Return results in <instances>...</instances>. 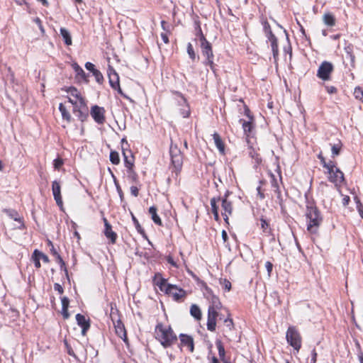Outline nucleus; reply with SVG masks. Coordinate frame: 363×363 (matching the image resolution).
Segmentation results:
<instances>
[{"instance_id": "obj_1", "label": "nucleus", "mask_w": 363, "mask_h": 363, "mask_svg": "<svg viewBox=\"0 0 363 363\" xmlns=\"http://www.w3.org/2000/svg\"><path fill=\"white\" fill-rule=\"evenodd\" d=\"M306 217L307 220V230L311 234L318 233L323 222L320 211L313 204L307 205Z\"/></svg>"}, {"instance_id": "obj_2", "label": "nucleus", "mask_w": 363, "mask_h": 363, "mask_svg": "<svg viewBox=\"0 0 363 363\" xmlns=\"http://www.w3.org/2000/svg\"><path fill=\"white\" fill-rule=\"evenodd\" d=\"M155 338L165 348L171 347L177 341V335L170 326L165 327L162 323H159L155 328Z\"/></svg>"}, {"instance_id": "obj_3", "label": "nucleus", "mask_w": 363, "mask_h": 363, "mask_svg": "<svg viewBox=\"0 0 363 363\" xmlns=\"http://www.w3.org/2000/svg\"><path fill=\"white\" fill-rule=\"evenodd\" d=\"M196 35L200 42L202 55L206 57V60L203 63L204 65L209 66L211 69L215 72V64L213 62L214 55L213 53L212 46L203 35L199 26H198Z\"/></svg>"}, {"instance_id": "obj_4", "label": "nucleus", "mask_w": 363, "mask_h": 363, "mask_svg": "<svg viewBox=\"0 0 363 363\" xmlns=\"http://www.w3.org/2000/svg\"><path fill=\"white\" fill-rule=\"evenodd\" d=\"M172 171L177 174L180 172L183 164V155L176 145L172 144L169 149Z\"/></svg>"}, {"instance_id": "obj_5", "label": "nucleus", "mask_w": 363, "mask_h": 363, "mask_svg": "<svg viewBox=\"0 0 363 363\" xmlns=\"http://www.w3.org/2000/svg\"><path fill=\"white\" fill-rule=\"evenodd\" d=\"M288 343L298 351L301 347V337L297 330L294 327H289L286 335Z\"/></svg>"}, {"instance_id": "obj_6", "label": "nucleus", "mask_w": 363, "mask_h": 363, "mask_svg": "<svg viewBox=\"0 0 363 363\" xmlns=\"http://www.w3.org/2000/svg\"><path fill=\"white\" fill-rule=\"evenodd\" d=\"M327 173L329 175L328 180L336 186L344 181L343 172L335 165V163L331 165L330 170H327Z\"/></svg>"}, {"instance_id": "obj_7", "label": "nucleus", "mask_w": 363, "mask_h": 363, "mask_svg": "<svg viewBox=\"0 0 363 363\" xmlns=\"http://www.w3.org/2000/svg\"><path fill=\"white\" fill-rule=\"evenodd\" d=\"M333 70V64L328 61H324L318 67L317 76L323 81L329 80L330 78V74L332 73Z\"/></svg>"}, {"instance_id": "obj_8", "label": "nucleus", "mask_w": 363, "mask_h": 363, "mask_svg": "<svg viewBox=\"0 0 363 363\" xmlns=\"http://www.w3.org/2000/svg\"><path fill=\"white\" fill-rule=\"evenodd\" d=\"M105 110L103 107L95 105L91 107V115L96 123L103 124L105 121L104 117Z\"/></svg>"}, {"instance_id": "obj_9", "label": "nucleus", "mask_w": 363, "mask_h": 363, "mask_svg": "<svg viewBox=\"0 0 363 363\" xmlns=\"http://www.w3.org/2000/svg\"><path fill=\"white\" fill-rule=\"evenodd\" d=\"M217 315L218 313L216 310L214 309L213 307H208L207 329L211 332L216 330Z\"/></svg>"}, {"instance_id": "obj_10", "label": "nucleus", "mask_w": 363, "mask_h": 363, "mask_svg": "<svg viewBox=\"0 0 363 363\" xmlns=\"http://www.w3.org/2000/svg\"><path fill=\"white\" fill-rule=\"evenodd\" d=\"M52 191L57 205L62 208L63 206V202L61 196V186L57 181L52 182Z\"/></svg>"}, {"instance_id": "obj_11", "label": "nucleus", "mask_w": 363, "mask_h": 363, "mask_svg": "<svg viewBox=\"0 0 363 363\" xmlns=\"http://www.w3.org/2000/svg\"><path fill=\"white\" fill-rule=\"evenodd\" d=\"M220 200L222 201L221 206L223 209L221 214L224 220L228 223V218L233 212V205L231 201H228L226 198H222Z\"/></svg>"}, {"instance_id": "obj_12", "label": "nucleus", "mask_w": 363, "mask_h": 363, "mask_svg": "<svg viewBox=\"0 0 363 363\" xmlns=\"http://www.w3.org/2000/svg\"><path fill=\"white\" fill-rule=\"evenodd\" d=\"M165 293L172 296L175 301H179L185 296V291L183 289L173 284L167 286Z\"/></svg>"}, {"instance_id": "obj_13", "label": "nucleus", "mask_w": 363, "mask_h": 363, "mask_svg": "<svg viewBox=\"0 0 363 363\" xmlns=\"http://www.w3.org/2000/svg\"><path fill=\"white\" fill-rule=\"evenodd\" d=\"M74 115L82 122L86 119L88 116V108L85 104L84 99H80L79 110Z\"/></svg>"}, {"instance_id": "obj_14", "label": "nucleus", "mask_w": 363, "mask_h": 363, "mask_svg": "<svg viewBox=\"0 0 363 363\" xmlns=\"http://www.w3.org/2000/svg\"><path fill=\"white\" fill-rule=\"evenodd\" d=\"M114 328L116 335L121 337L125 344H128L126 330L124 324L121 320H117L116 323H114Z\"/></svg>"}, {"instance_id": "obj_15", "label": "nucleus", "mask_w": 363, "mask_h": 363, "mask_svg": "<svg viewBox=\"0 0 363 363\" xmlns=\"http://www.w3.org/2000/svg\"><path fill=\"white\" fill-rule=\"evenodd\" d=\"M107 74L111 87L113 88L114 86H118V84H120L119 76L116 70L112 67L109 66L107 70Z\"/></svg>"}, {"instance_id": "obj_16", "label": "nucleus", "mask_w": 363, "mask_h": 363, "mask_svg": "<svg viewBox=\"0 0 363 363\" xmlns=\"http://www.w3.org/2000/svg\"><path fill=\"white\" fill-rule=\"evenodd\" d=\"M122 153L124 157V164L126 169L133 167L134 157L131 150L125 147H123Z\"/></svg>"}, {"instance_id": "obj_17", "label": "nucleus", "mask_w": 363, "mask_h": 363, "mask_svg": "<svg viewBox=\"0 0 363 363\" xmlns=\"http://www.w3.org/2000/svg\"><path fill=\"white\" fill-rule=\"evenodd\" d=\"M76 320L77 325L82 328V334L84 335L90 328L89 320L84 315L78 313L76 315Z\"/></svg>"}, {"instance_id": "obj_18", "label": "nucleus", "mask_w": 363, "mask_h": 363, "mask_svg": "<svg viewBox=\"0 0 363 363\" xmlns=\"http://www.w3.org/2000/svg\"><path fill=\"white\" fill-rule=\"evenodd\" d=\"M103 220H104V226H105V230H104L105 236L111 240V243L113 244L116 242V240L117 238V235L115 232H113L112 230L111 225L108 222L107 219L106 218H104Z\"/></svg>"}, {"instance_id": "obj_19", "label": "nucleus", "mask_w": 363, "mask_h": 363, "mask_svg": "<svg viewBox=\"0 0 363 363\" xmlns=\"http://www.w3.org/2000/svg\"><path fill=\"white\" fill-rule=\"evenodd\" d=\"M179 339L182 346L187 347L191 352L194 351V340L191 336L185 334H180Z\"/></svg>"}, {"instance_id": "obj_20", "label": "nucleus", "mask_w": 363, "mask_h": 363, "mask_svg": "<svg viewBox=\"0 0 363 363\" xmlns=\"http://www.w3.org/2000/svg\"><path fill=\"white\" fill-rule=\"evenodd\" d=\"M73 69L76 73V77L77 78L82 79L85 83L89 82V74H86L83 69L76 62L73 63L72 65Z\"/></svg>"}, {"instance_id": "obj_21", "label": "nucleus", "mask_w": 363, "mask_h": 363, "mask_svg": "<svg viewBox=\"0 0 363 363\" xmlns=\"http://www.w3.org/2000/svg\"><path fill=\"white\" fill-rule=\"evenodd\" d=\"M213 138L214 143H215L216 147L218 149V150L220 152L223 153L225 147H224V144L221 140L220 136L217 133H214L213 134Z\"/></svg>"}, {"instance_id": "obj_22", "label": "nucleus", "mask_w": 363, "mask_h": 363, "mask_svg": "<svg viewBox=\"0 0 363 363\" xmlns=\"http://www.w3.org/2000/svg\"><path fill=\"white\" fill-rule=\"evenodd\" d=\"M60 32L63 38L65 43L67 45H71L72 43V37H71V35H70L69 32L68 31V30H67L65 28H61L60 30Z\"/></svg>"}, {"instance_id": "obj_23", "label": "nucleus", "mask_w": 363, "mask_h": 363, "mask_svg": "<svg viewBox=\"0 0 363 363\" xmlns=\"http://www.w3.org/2000/svg\"><path fill=\"white\" fill-rule=\"evenodd\" d=\"M160 278V279L157 281V285L159 286L161 291H166V289L167 288L168 285H171L170 284H168L167 282V280L161 277L160 274H156L155 279Z\"/></svg>"}, {"instance_id": "obj_24", "label": "nucleus", "mask_w": 363, "mask_h": 363, "mask_svg": "<svg viewBox=\"0 0 363 363\" xmlns=\"http://www.w3.org/2000/svg\"><path fill=\"white\" fill-rule=\"evenodd\" d=\"M149 213L151 215L152 219L154 223L158 225H162V220L159 216L157 214V208L155 206H151L149 208Z\"/></svg>"}, {"instance_id": "obj_25", "label": "nucleus", "mask_w": 363, "mask_h": 363, "mask_svg": "<svg viewBox=\"0 0 363 363\" xmlns=\"http://www.w3.org/2000/svg\"><path fill=\"white\" fill-rule=\"evenodd\" d=\"M323 22L328 26H333L335 24V18L334 16L330 13H327L323 15Z\"/></svg>"}, {"instance_id": "obj_26", "label": "nucleus", "mask_w": 363, "mask_h": 363, "mask_svg": "<svg viewBox=\"0 0 363 363\" xmlns=\"http://www.w3.org/2000/svg\"><path fill=\"white\" fill-rule=\"evenodd\" d=\"M128 179L133 183H138V174L134 171L133 167L127 168Z\"/></svg>"}, {"instance_id": "obj_27", "label": "nucleus", "mask_w": 363, "mask_h": 363, "mask_svg": "<svg viewBox=\"0 0 363 363\" xmlns=\"http://www.w3.org/2000/svg\"><path fill=\"white\" fill-rule=\"evenodd\" d=\"M260 225L264 233H265L267 235H271L272 229L269 227V224L268 221L263 217L260 218Z\"/></svg>"}, {"instance_id": "obj_28", "label": "nucleus", "mask_w": 363, "mask_h": 363, "mask_svg": "<svg viewBox=\"0 0 363 363\" xmlns=\"http://www.w3.org/2000/svg\"><path fill=\"white\" fill-rule=\"evenodd\" d=\"M190 313L196 320H200L201 318V310L196 304L191 305L190 308Z\"/></svg>"}, {"instance_id": "obj_29", "label": "nucleus", "mask_w": 363, "mask_h": 363, "mask_svg": "<svg viewBox=\"0 0 363 363\" xmlns=\"http://www.w3.org/2000/svg\"><path fill=\"white\" fill-rule=\"evenodd\" d=\"M182 100L183 102V107L180 109V113L183 116V118H188L190 115L189 106L184 97L182 98Z\"/></svg>"}, {"instance_id": "obj_30", "label": "nucleus", "mask_w": 363, "mask_h": 363, "mask_svg": "<svg viewBox=\"0 0 363 363\" xmlns=\"http://www.w3.org/2000/svg\"><path fill=\"white\" fill-rule=\"evenodd\" d=\"M59 111L62 114V117L64 120H66L67 122H70L72 117L66 109L65 106L61 103L59 105Z\"/></svg>"}, {"instance_id": "obj_31", "label": "nucleus", "mask_w": 363, "mask_h": 363, "mask_svg": "<svg viewBox=\"0 0 363 363\" xmlns=\"http://www.w3.org/2000/svg\"><path fill=\"white\" fill-rule=\"evenodd\" d=\"M216 345L217 347L218 351V355L221 360L224 361L225 355V351L224 346L220 340H217L216 341Z\"/></svg>"}, {"instance_id": "obj_32", "label": "nucleus", "mask_w": 363, "mask_h": 363, "mask_svg": "<svg viewBox=\"0 0 363 363\" xmlns=\"http://www.w3.org/2000/svg\"><path fill=\"white\" fill-rule=\"evenodd\" d=\"M67 91L70 94V96L76 99H78L80 101V99H84L81 96L80 92L77 90V88L74 86H70L67 89Z\"/></svg>"}, {"instance_id": "obj_33", "label": "nucleus", "mask_w": 363, "mask_h": 363, "mask_svg": "<svg viewBox=\"0 0 363 363\" xmlns=\"http://www.w3.org/2000/svg\"><path fill=\"white\" fill-rule=\"evenodd\" d=\"M347 57L349 58L352 63L354 62V55H353V45L352 44L347 45L344 48Z\"/></svg>"}, {"instance_id": "obj_34", "label": "nucleus", "mask_w": 363, "mask_h": 363, "mask_svg": "<svg viewBox=\"0 0 363 363\" xmlns=\"http://www.w3.org/2000/svg\"><path fill=\"white\" fill-rule=\"evenodd\" d=\"M239 122L242 124L243 130L245 134L250 133L252 128V123L251 121H245L243 119H240Z\"/></svg>"}, {"instance_id": "obj_35", "label": "nucleus", "mask_w": 363, "mask_h": 363, "mask_svg": "<svg viewBox=\"0 0 363 363\" xmlns=\"http://www.w3.org/2000/svg\"><path fill=\"white\" fill-rule=\"evenodd\" d=\"M318 158L320 160L321 164L324 168H325L327 170H330L331 168V165L334 163L332 161H330L329 162H327L325 161V157L323 156L322 153H319L318 155Z\"/></svg>"}, {"instance_id": "obj_36", "label": "nucleus", "mask_w": 363, "mask_h": 363, "mask_svg": "<svg viewBox=\"0 0 363 363\" xmlns=\"http://www.w3.org/2000/svg\"><path fill=\"white\" fill-rule=\"evenodd\" d=\"M9 216L14 220L18 221L21 223V226H19L20 229H23L25 228L22 218L18 216L16 211H13L12 212H11Z\"/></svg>"}, {"instance_id": "obj_37", "label": "nucleus", "mask_w": 363, "mask_h": 363, "mask_svg": "<svg viewBox=\"0 0 363 363\" xmlns=\"http://www.w3.org/2000/svg\"><path fill=\"white\" fill-rule=\"evenodd\" d=\"M32 259L33 260L35 267L37 269L40 268L41 267L40 262V257L39 255V251L38 250H34L33 254L32 255Z\"/></svg>"}, {"instance_id": "obj_38", "label": "nucleus", "mask_w": 363, "mask_h": 363, "mask_svg": "<svg viewBox=\"0 0 363 363\" xmlns=\"http://www.w3.org/2000/svg\"><path fill=\"white\" fill-rule=\"evenodd\" d=\"M109 158H110V161L113 164L116 165L120 163L119 154L116 151H111Z\"/></svg>"}, {"instance_id": "obj_39", "label": "nucleus", "mask_w": 363, "mask_h": 363, "mask_svg": "<svg viewBox=\"0 0 363 363\" xmlns=\"http://www.w3.org/2000/svg\"><path fill=\"white\" fill-rule=\"evenodd\" d=\"M55 258H56L57 262L60 264V269L63 270L65 272L66 276L68 277L67 269L66 268L65 263L64 260L62 259V258L61 257V256L60 255V254L56 255Z\"/></svg>"}, {"instance_id": "obj_40", "label": "nucleus", "mask_w": 363, "mask_h": 363, "mask_svg": "<svg viewBox=\"0 0 363 363\" xmlns=\"http://www.w3.org/2000/svg\"><path fill=\"white\" fill-rule=\"evenodd\" d=\"M220 200V198L218 197H213L210 201V204L211 206V211L212 213L213 212H218V206H217V202Z\"/></svg>"}, {"instance_id": "obj_41", "label": "nucleus", "mask_w": 363, "mask_h": 363, "mask_svg": "<svg viewBox=\"0 0 363 363\" xmlns=\"http://www.w3.org/2000/svg\"><path fill=\"white\" fill-rule=\"evenodd\" d=\"M354 95L357 99L363 101V89L360 87H356L354 89Z\"/></svg>"}, {"instance_id": "obj_42", "label": "nucleus", "mask_w": 363, "mask_h": 363, "mask_svg": "<svg viewBox=\"0 0 363 363\" xmlns=\"http://www.w3.org/2000/svg\"><path fill=\"white\" fill-rule=\"evenodd\" d=\"M187 53L192 60L196 59V53L191 43L187 44Z\"/></svg>"}, {"instance_id": "obj_43", "label": "nucleus", "mask_w": 363, "mask_h": 363, "mask_svg": "<svg viewBox=\"0 0 363 363\" xmlns=\"http://www.w3.org/2000/svg\"><path fill=\"white\" fill-rule=\"evenodd\" d=\"M92 74L95 77L96 81L99 84H102L103 83V82H104V77H103L101 72L99 70L96 69V71L94 72V73Z\"/></svg>"}, {"instance_id": "obj_44", "label": "nucleus", "mask_w": 363, "mask_h": 363, "mask_svg": "<svg viewBox=\"0 0 363 363\" xmlns=\"http://www.w3.org/2000/svg\"><path fill=\"white\" fill-rule=\"evenodd\" d=\"M270 177H271L272 187L273 188L274 191H278V189H279V186L278 184L277 179H276L275 176L272 173H270Z\"/></svg>"}, {"instance_id": "obj_45", "label": "nucleus", "mask_w": 363, "mask_h": 363, "mask_svg": "<svg viewBox=\"0 0 363 363\" xmlns=\"http://www.w3.org/2000/svg\"><path fill=\"white\" fill-rule=\"evenodd\" d=\"M341 145L338 144H335L332 146V156L334 157L338 155L340 152Z\"/></svg>"}, {"instance_id": "obj_46", "label": "nucleus", "mask_w": 363, "mask_h": 363, "mask_svg": "<svg viewBox=\"0 0 363 363\" xmlns=\"http://www.w3.org/2000/svg\"><path fill=\"white\" fill-rule=\"evenodd\" d=\"M220 305L221 303L219 301V298L216 296H213L211 305L209 307H213V308L216 310V308H218Z\"/></svg>"}, {"instance_id": "obj_47", "label": "nucleus", "mask_w": 363, "mask_h": 363, "mask_svg": "<svg viewBox=\"0 0 363 363\" xmlns=\"http://www.w3.org/2000/svg\"><path fill=\"white\" fill-rule=\"evenodd\" d=\"M133 223L135 224V228L137 229L138 232L140 233V234H143L145 233L144 230L143 229V228L140 225L138 220L133 216Z\"/></svg>"}, {"instance_id": "obj_48", "label": "nucleus", "mask_w": 363, "mask_h": 363, "mask_svg": "<svg viewBox=\"0 0 363 363\" xmlns=\"http://www.w3.org/2000/svg\"><path fill=\"white\" fill-rule=\"evenodd\" d=\"M274 191L276 194L277 199L278 201V203L280 205L281 208H282L284 199H283L281 191H280L279 189H278V191Z\"/></svg>"}, {"instance_id": "obj_49", "label": "nucleus", "mask_w": 363, "mask_h": 363, "mask_svg": "<svg viewBox=\"0 0 363 363\" xmlns=\"http://www.w3.org/2000/svg\"><path fill=\"white\" fill-rule=\"evenodd\" d=\"M220 284L227 290V291H230V289H231V283L224 279H220Z\"/></svg>"}, {"instance_id": "obj_50", "label": "nucleus", "mask_w": 363, "mask_h": 363, "mask_svg": "<svg viewBox=\"0 0 363 363\" xmlns=\"http://www.w3.org/2000/svg\"><path fill=\"white\" fill-rule=\"evenodd\" d=\"M61 302H62V308L68 309L69 304V298L65 296V297L62 298Z\"/></svg>"}, {"instance_id": "obj_51", "label": "nucleus", "mask_w": 363, "mask_h": 363, "mask_svg": "<svg viewBox=\"0 0 363 363\" xmlns=\"http://www.w3.org/2000/svg\"><path fill=\"white\" fill-rule=\"evenodd\" d=\"M85 68L87 70L90 71L92 74L94 73V71L96 70V69L95 68V65L93 63L90 62H86Z\"/></svg>"}, {"instance_id": "obj_52", "label": "nucleus", "mask_w": 363, "mask_h": 363, "mask_svg": "<svg viewBox=\"0 0 363 363\" xmlns=\"http://www.w3.org/2000/svg\"><path fill=\"white\" fill-rule=\"evenodd\" d=\"M33 21L38 25V26L39 27V29L40 30V31L44 33H45V30H44V28L42 25V22L40 21V19L38 18V17H36L35 18H34Z\"/></svg>"}, {"instance_id": "obj_53", "label": "nucleus", "mask_w": 363, "mask_h": 363, "mask_svg": "<svg viewBox=\"0 0 363 363\" xmlns=\"http://www.w3.org/2000/svg\"><path fill=\"white\" fill-rule=\"evenodd\" d=\"M130 190L133 196H134L135 197H137L138 196L139 189L136 186H131Z\"/></svg>"}, {"instance_id": "obj_54", "label": "nucleus", "mask_w": 363, "mask_h": 363, "mask_svg": "<svg viewBox=\"0 0 363 363\" xmlns=\"http://www.w3.org/2000/svg\"><path fill=\"white\" fill-rule=\"evenodd\" d=\"M112 177H113V178L114 179V182H115V184H116V186L117 191H118L120 197L122 198L123 194V191L121 190V188L119 186V184L117 183L116 179L115 176L113 174H112Z\"/></svg>"}, {"instance_id": "obj_55", "label": "nucleus", "mask_w": 363, "mask_h": 363, "mask_svg": "<svg viewBox=\"0 0 363 363\" xmlns=\"http://www.w3.org/2000/svg\"><path fill=\"white\" fill-rule=\"evenodd\" d=\"M112 89H114V90H116L118 91V93L120 95H121L123 97H124L125 99H130V98L123 92V91H122V89H121V88L120 86V84H118V86H114Z\"/></svg>"}, {"instance_id": "obj_56", "label": "nucleus", "mask_w": 363, "mask_h": 363, "mask_svg": "<svg viewBox=\"0 0 363 363\" xmlns=\"http://www.w3.org/2000/svg\"><path fill=\"white\" fill-rule=\"evenodd\" d=\"M62 164L63 161L62 159L57 158L54 160V167L55 169H60Z\"/></svg>"}, {"instance_id": "obj_57", "label": "nucleus", "mask_w": 363, "mask_h": 363, "mask_svg": "<svg viewBox=\"0 0 363 363\" xmlns=\"http://www.w3.org/2000/svg\"><path fill=\"white\" fill-rule=\"evenodd\" d=\"M54 289L55 291H58V293L60 294H63V292H64L62 286L58 283H55L54 284Z\"/></svg>"}, {"instance_id": "obj_58", "label": "nucleus", "mask_w": 363, "mask_h": 363, "mask_svg": "<svg viewBox=\"0 0 363 363\" xmlns=\"http://www.w3.org/2000/svg\"><path fill=\"white\" fill-rule=\"evenodd\" d=\"M265 267H266L267 271L268 272V275L270 276V274L272 273V271L273 264L270 262H267L265 263Z\"/></svg>"}, {"instance_id": "obj_59", "label": "nucleus", "mask_w": 363, "mask_h": 363, "mask_svg": "<svg viewBox=\"0 0 363 363\" xmlns=\"http://www.w3.org/2000/svg\"><path fill=\"white\" fill-rule=\"evenodd\" d=\"M326 91L329 94H335L337 92V88L333 86H325Z\"/></svg>"}, {"instance_id": "obj_60", "label": "nucleus", "mask_w": 363, "mask_h": 363, "mask_svg": "<svg viewBox=\"0 0 363 363\" xmlns=\"http://www.w3.org/2000/svg\"><path fill=\"white\" fill-rule=\"evenodd\" d=\"M48 245L51 247H50V252H51L52 255L53 256H55V257L56 255H57L59 253L57 252V250H55V248L54 247V245H53V244L52 243V242H51V241H50V240L48 241Z\"/></svg>"}, {"instance_id": "obj_61", "label": "nucleus", "mask_w": 363, "mask_h": 363, "mask_svg": "<svg viewBox=\"0 0 363 363\" xmlns=\"http://www.w3.org/2000/svg\"><path fill=\"white\" fill-rule=\"evenodd\" d=\"M65 344L67 347V353L70 355V356H72L74 357H76V355L73 351V350L71 348V347L69 346L68 343L67 342V341H65Z\"/></svg>"}, {"instance_id": "obj_62", "label": "nucleus", "mask_w": 363, "mask_h": 363, "mask_svg": "<svg viewBox=\"0 0 363 363\" xmlns=\"http://www.w3.org/2000/svg\"><path fill=\"white\" fill-rule=\"evenodd\" d=\"M317 359V353L315 352V350L313 349L311 352V359L310 363H315Z\"/></svg>"}, {"instance_id": "obj_63", "label": "nucleus", "mask_w": 363, "mask_h": 363, "mask_svg": "<svg viewBox=\"0 0 363 363\" xmlns=\"http://www.w3.org/2000/svg\"><path fill=\"white\" fill-rule=\"evenodd\" d=\"M266 36L269 42L274 40V39H277L272 31H269V33H266Z\"/></svg>"}, {"instance_id": "obj_64", "label": "nucleus", "mask_w": 363, "mask_h": 363, "mask_svg": "<svg viewBox=\"0 0 363 363\" xmlns=\"http://www.w3.org/2000/svg\"><path fill=\"white\" fill-rule=\"evenodd\" d=\"M161 26L162 29L165 31H169V26L167 24V23L164 21H161Z\"/></svg>"}]
</instances>
